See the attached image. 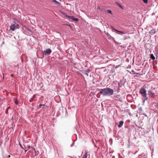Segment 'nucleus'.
Segmentation results:
<instances>
[{
  "instance_id": "nucleus-1",
  "label": "nucleus",
  "mask_w": 158,
  "mask_h": 158,
  "mask_svg": "<svg viewBox=\"0 0 158 158\" xmlns=\"http://www.w3.org/2000/svg\"><path fill=\"white\" fill-rule=\"evenodd\" d=\"M100 92L103 96H110L113 94L114 91L110 88H106L101 89L100 90Z\"/></svg>"
},
{
  "instance_id": "nucleus-2",
  "label": "nucleus",
  "mask_w": 158,
  "mask_h": 158,
  "mask_svg": "<svg viewBox=\"0 0 158 158\" xmlns=\"http://www.w3.org/2000/svg\"><path fill=\"white\" fill-rule=\"evenodd\" d=\"M139 92L142 95V96L143 98V102H144L145 101L147 100L148 99V97H147V94L146 93V91L144 88L142 87L139 90Z\"/></svg>"
},
{
  "instance_id": "nucleus-3",
  "label": "nucleus",
  "mask_w": 158,
  "mask_h": 158,
  "mask_svg": "<svg viewBox=\"0 0 158 158\" xmlns=\"http://www.w3.org/2000/svg\"><path fill=\"white\" fill-rule=\"evenodd\" d=\"M19 24L14 22L10 26V30L14 31L16 29H19Z\"/></svg>"
},
{
  "instance_id": "nucleus-4",
  "label": "nucleus",
  "mask_w": 158,
  "mask_h": 158,
  "mask_svg": "<svg viewBox=\"0 0 158 158\" xmlns=\"http://www.w3.org/2000/svg\"><path fill=\"white\" fill-rule=\"evenodd\" d=\"M111 28L112 29V30L113 31H115L117 32V33L118 34L121 35H125L126 34V32L125 31H119L117 29H115L113 27H112Z\"/></svg>"
},
{
  "instance_id": "nucleus-5",
  "label": "nucleus",
  "mask_w": 158,
  "mask_h": 158,
  "mask_svg": "<svg viewBox=\"0 0 158 158\" xmlns=\"http://www.w3.org/2000/svg\"><path fill=\"white\" fill-rule=\"evenodd\" d=\"M52 51L50 48H48L44 51V52L45 55H50Z\"/></svg>"
},
{
  "instance_id": "nucleus-6",
  "label": "nucleus",
  "mask_w": 158,
  "mask_h": 158,
  "mask_svg": "<svg viewBox=\"0 0 158 158\" xmlns=\"http://www.w3.org/2000/svg\"><path fill=\"white\" fill-rule=\"evenodd\" d=\"M84 153V154L83 155L82 158H87L88 153V151L86 150H84V152H83V153Z\"/></svg>"
},
{
  "instance_id": "nucleus-7",
  "label": "nucleus",
  "mask_w": 158,
  "mask_h": 158,
  "mask_svg": "<svg viewBox=\"0 0 158 158\" xmlns=\"http://www.w3.org/2000/svg\"><path fill=\"white\" fill-rule=\"evenodd\" d=\"M125 84V82L123 80H121L118 83V87L119 88L121 87L123 85Z\"/></svg>"
},
{
  "instance_id": "nucleus-8",
  "label": "nucleus",
  "mask_w": 158,
  "mask_h": 158,
  "mask_svg": "<svg viewBox=\"0 0 158 158\" xmlns=\"http://www.w3.org/2000/svg\"><path fill=\"white\" fill-rule=\"evenodd\" d=\"M71 19L73 21H74L77 22L79 21V20L78 18H75L73 16H70V20Z\"/></svg>"
},
{
  "instance_id": "nucleus-9",
  "label": "nucleus",
  "mask_w": 158,
  "mask_h": 158,
  "mask_svg": "<svg viewBox=\"0 0 158 158\" xmlns=\"http://www.w3.org/2000/svg\"><path fill=\"white\" fill-rule=\"evenodd\" d=\"M123 121H120L118 125V127L119 128H120L123 125Z\"/></svg>"
},
{
  "instance_id": "nucleus-10",
  "label": "nucleus",
  "mask_w": 158,
  "mask_h": 158,
  "mask_svg": "<svg viewBox=\"0 0 158 158\" xmlns=\"http://www.w3.org/2000/svg\"><path fill=\"white\" fill-rule=\"evenodd\" d=\"M116 4L118 5L119 7L123 9V7L118 2H116Z\"/></svg>"
},
{
  "instance_id": "nucleus-11",
  "label": "nucleus",
  "mask_w": 158,
  "mask_h": 158,
  "mask_svg": "<svg viewBox=\"0 0 158 158\" xmlns=\"http://www.w3.org/2000/svg\"><path fill=\"white\" fill-rule=\"evenodd\" d=\"M150 58L152 60H154L155 58L153 54H151L150 55Z\"/></svg>"
},
{
  "instance_id": "nucleus-12",
  "label": "nucleus",
  "mask_w": 158,
  "mask_h": 158,
  "mask_svg": "<svg viewBox=\"0 0 158 158\" xmlns=\"http://www.w3.org/2000/svg\"><path fill=\"white\" fill-rule=\"evenodd\" d=\"M63 15L64 17H66L67 18H69V16L66 13H63Z\"/></svg>"
},
{
  "instance_id": "nucleus-13",
  "label": "nucleus",
  "mask_w": 158,
  "mask_h": 158,
  "mask_svg": "<svg viewBox=\"0 0 158 158\" xmlns=\"http://www.w3.org/2000/svg\"><path fill=\"white\" fill-rule=\"evenodd\" d=\"M45 106L44 104H40L38 106V108H41L42 106H43L42 108H44V107Z\"/></svg>"
},
{
  "instance_id": "nucleus-14",
  "label": "nucleus",
  "mask_w": 158,
  "mask_h": 158,
  "mask_svg": "<svg viewBox=\"0 0 158 158\" xmlns=\"http://www.w3.org/2000/svg\"><path fill=\"white\" fill-rule=\"evenodd\" d=\"M10 108V107H8V108H7L5 110V113L6 114H8V110Z\"/></svg>"
},
{
  "instance_id": "nucleus-15",
  "label": "nucleus",
  "mask_w": 158,
  "mask_h": 158,
  "mask_svg": "<svg viewBox=\"0 0 158 158\" xmlns=\"http://www.w3.org/2000/svg\"><path fill=\"white\" fill-rule=\"evenodd\" d=\"M143 2L146 4H147L148 2V0H142Z\"/></svg>"
},
{
  "instance_id": "nucleus-16",
  "label": "nucleus",
  "mask_w": 158,
  "mask_h": 158,
  "mask_svg": "<svg viewBox=\"0 0 158 158\" xmlns=\"http://www.w3.org/2000/svg\"><path fill=\"white\" fill-rule=\"evenodd\" d=\"M107 11L108 13H109L110 14H112V11L110 10H107Z\"/></svg>"
},
{
  "instance_id": "nucleus-17",
  "label": "nucleus",
  "mask_w": 158,
  "mask_h": 158,
  "mask_svg": "<svg viewBox=\"0 0 158 158\" xmlns=\"http://www.w3.org/2000/svg\"><path fill=\"white\" fill-rule=\"evenodd\" d=\"M55 3L56 4V5H59L60 4V3L57 1H56V2H55Z\"/></svg>"
},
{
  "instance_id": "nucleus-18",
  "label": "nucleus",
  "mask_w": 158,
  "mask_h": 158,
  "mask_svg": "<svg viewBox=\"0 0 158 158\" xmlns=\"http://www.w3.org/2000/svg\"><path fill=\"white\" fill-rule=\"evenodd\" d=\"M154 94H155L154 93H153L151 92H150V94H149L152 95V96H154Z\"/></svg>"
},
{
  "instance_id": "nucleus-19",
  "label": "nucleus",
  "mask_w": 158,
  "mask_h": 158,
  "mask_svg": "<svg viewBox=\"0 0 158 158\" xmlns=\"http://www.w3.org/2000/svg\"><path fill=\"white\" fill-rule=\"evenodd\" d=\"M120 88H119L118 87V88L117 89V93H118V92H120Z\"/></svg>"
},
{
  "instance_id": "nucleus-20",
  "label": "nucleus",
  "mask_w": 158,
  "mask_h": 158,
  "mask_svg": "<svg viewBox=\"0 0 158 158\" xmlns=\"http://www.w3.org/2000/svg\"><path fill=\"white\" fill-rule=\"evenodd\" d=\"M66 116H68V112H67V110H66Z\"/></svg>"
},
{
  "instance_id": "nucleus-21",
  "label": "nucleus",
  "mask_w": 158,
  "mask_h": 158,
  "mask_svg": "<svg viewBox=\"0 0 158 158\" xmlns=\"http://www.w3.org/2000/svg\"><path fill=\"white\" fill-rule=\"evenodd\" d=\"M19 145L22 149H24L23 148V147L21 145V144L20 143H19Z\"/></svg>"
},
{
  "instance_id": "nucleus-22",
  "label": "nucleus",
  "mask_w": 158,
  "mask_h": 158,
  "mask_svg": "<svg viewBox=\"0 0 158 158\" xmlns=\"http://www.w3.org/2000/svg\"><path fill=\"white\" fill-rule=\"evenodd\" d=\"M89 72H90V70H89V69H88L86 71V72L87 73H89Z\"/></svg>"
},
{
  "instance_id": "nucleus-23",
  "label": "nucleus",
  "mask_w": 158,
  "mask_h": 158,
  "mask_svg": "<svg viewBox=\"0 0 158 158\" xmlns=\"http://www.w3.org/2000/svg\"><path fill=\"white\" fill-rule=\"evenodd\" d=\"M31 147H30V146H29L27 147L28 149L27 150L29 149Z\"/></svg>"
},
{
  "instance_id": "nucleus-24",
  "label": "nucleus",
  "mask_w": 158,
  "mask_h": 158,
  "mask_svg": "<svg viewBox=\"0 0 158 158\" xmlns=\"http://www.w3.org/2000/svg\"><path fill=\"white\" fill-rule=\"evenodd\" d=\"M31 148L32 149H33V150H34L35 151V149L33 147H31Z\"/></svg>"
},
{
  "instance_id": "nucleus-25",
  "label": "nucleus",
  "mask_w": 158,
  "mask_h": 158,
  "mask_svg": "<svg viewBox=\"0 0 158 158\" xmlns=\"http://www.w3.org/2000/svg\"><path fill=\"white\" fill-rule=\"evenodd\" d=\"M56 0H53V1H52V2H56Z\"/></svg>"
},
{
  "instance_id": "nucleus-26",
  "label": "nucleus",
  "mask_w": 158,
  "mask_h": 158,
  "mask_svg": "<svg viewBox=\"0 0 158 158\" xmlns=\"http://www.w3.org/2000/svg\"><path fill=\"white\" fill-rule=\"evenodd\" d=\"M119 66H120V65L117 66H116L115 67V68H117Z\"/></svg>"
},
{
  "instance_id": "nucleus-27",
  "label": "nucleus",
  "mask_w": 158,
  "mask_h": 158,
  "mask_svg": "<svg viewBox=\"0 0 158 158\" xmlns=\"http://www.w3.org/2000/svg\"><path fill=\"white\" fill-rule=\"evenodd\" d=\"M101 10L102 11H104L105 10L104 9H102Z\"/></svg>"
},
{
  "instance_id": "nucleus-28",
  "label": "nucleus",
  "mask_w": 158,
  "mask_h": 158,
  "mask_svg": "<svg viewBox=\"0 0 158 158\" xmlns=\"http://www.w3.org/2000/svg\"><path fill=\"white\" fill-rule=\"evenodd\" d=\"M14 119V118H13V117L11 118V120H13Z\"/></svg>"
},
{
  "instance_id": "nucleus-29",
  "label": "nucleus",
  "mask_w": 158,
  "mask_h": 158,
  "mask_svg": "<svg viewBox=\"0 0 158 158\" xmlns=\"http://www.w3.org/2000/svg\"><path fill=\"white\" fill-rule=\"evenodd\" d=\"M28 150H25V152H26Z\"/></svg>"
},
{
  "instance_id": "nucleus-30",
  "label": "nucleus",
  "mask_w": 158,
  "mask_h": 158,
  "mask_svg": "<svg viewBox=\"0 0 158 158\" xmlns=\"http://www.w3.org/2000/svg\"><path fill=\"white\" fill-rule=\"evenodd\" d=\"M15 103H16V104H18V103H17V102H15Z\"/></svg>"
},
{
  "instance_id": "nucleus-31",
  "label": "nucleus",
  "mask_w": 158,
  "mask_h": 158,
  "mask_svg": "<svg viewBox=\"0 0 158 158\" xmlns=\"http://www.w3.org/2000/svg\"><path fill=\"white\" fill-rule=\"evenodd\" d=\"M10 155H9V156H8V157H10Z\"/></svg>"
},
{
  "instance_id": "nucleus-32",
  "label": "nucleus",
  "mask_w": 158,
  "mask_h": 158,
  "mask_svg": "<svg viewBox=\"0 0 158 158\" xmlns=\"http://www.w3.org/2000/svg\"><path fill=\"white\" fill-rule=\"evenodd\" d=\"M69 26H70V27H71V26L70 25H69Z\"/></svg>"
},
{
  "instance_id": "nucleus-33",
  "label": "nucleus",
  "mask_w": 158,
  "mask_h": 158,
  "mask_svg": "<svg viewBox=\"0 0 158 158\" xmlns=\"http://www.w3.org/2000/svg\"><path fill=\"white\" fill-rule=\"evenodd\" d=\"M68 109H69V107H68Z\"/></svg>"
},
{
  "instance_id": "nucleus-34",
  "label": "nucleus",
  "mask_w": 158,
  "mask_h": 158,
  "mask_svg": "<svg viewBox=\"0 0 158 158\" xmlns=\"http://www.w3.org/2000/svg\"><path fill=\"white\" fill-rule=\"evenodd\" d=\"M66 25H68V24H67Z\"/></svg>"
},
{
  "instance_id": "nucleus-35",
  "label": "nucleus",
  "mask_w": 158,
  "mask_h": 158,
  "mask_svg": "<svg viewBox=\"0 0 158 158\" xmlns=\"http://www.w3.org/2000/svg\"><path fill=\"white\" fill-rule=\"evenodd\" d=\"M52 1H53V0H52Z\"/></svg>"
}]
</instances>
